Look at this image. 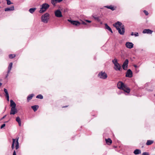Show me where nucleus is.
Instances as JSON below:
<instances>
[{
	"instance_id": "nucleus-44",
	"label": "nucleus",
	"mask_w": 155,
	"mask_h": 155,
	"mask_svg": "<svg viewBox=\"0 0 155 155\" xmlns=\"http://www.w3.org/2000/svg\"><path fill=\"white\" fill-rule=\"evenodd\" d=\"M6 115H5L4 116H3L2 118H1V120H2L3 119H4V118H5V117H6Z\"/></svg>"
},
{
	"instance_id": "nucleus-21",
	"label": "nucleus",
	"mask_w": 155,
	"mask_h": 155,
	"mask_svg": "<svg viewBox=\"0 0 155 155\" xmlns=\"http://www.w3.org/2000/svg\"><path fill=\"white\" fill-rule=\"evenodd\" d=\"M134 153L135 155L141 153V151L139 149H136L134 151Z\"/></svg>"
},
{
	"instance_id": "nucleus-36",
	"label": "nucleus",
	"mask_w": 155,
	"mask_h": 155,
	"mask_svg": "<svg viewBox=\"0 0 155 155\" xmlns=\"http://www.w3.org/2000/svg\"><path fill=\"white\" fill-rule=\"evenodd\" d=\"M134 35L135 37H137L139 36V34L137 32H135L134 34Z\"/></svg>"
},
{
	"instance_id": "nucleus-23",
	"label": "nucleus",
	"mask_w": 155,
	"mask_h": 155,
	"mask_svg": "<svg viewBox=\"0 0 155 155\" xmlns=\"http://www.w3.org/2000/svg\"><path fill=\"white\" fill-rule=\"evenodd\" d=\"M153 142V140H147L146 144L147 145H149L151 144Z\"/></svg>"
},
{
	"instance_id": "nucleus-32",
	"label": "nucleus",
	"mask_w": 155,
	"mask_h": 155,
	"mask_svg": "<svg viewBox=\"0 0 155 155\" xmlns=\"http://www.w3.org/2000/svg\"><path fill=\"white\" fill-rule=\"evenodd\" d=\"M16 120L18 123L21 122L20 118L19 117H16Z\"/></svg>"
},
{
	"instance_id": "nucleus-1",
	"label": "nucleus",
	"mask_w": 155,
	"mask_h": 155,
	"mask_svg": "<svg viewBox=\"0 0 155 155\" xmlns=\"http://www.w3.org/2000/svg\"><path fill=\"white\" fill-rule=\"evenodd\" d=\"M117 29L119 33L121 35L124 34L125 30L124 26L122 23L119 21H117L113 25Z\"/></svg>"
},
{
	"instance_id": "nucleus-8",
	"label": "nucleus",
	"mask_w": 155,
	"mask_h": 155,
	"mask_svg": "<svg viewBox=\"0 0 155 155\" xmlns=\"http://www.w3.org/2000/svg\"><path fill=\"white\" fill-rule=\"evenodd\" d=\"M68 21L70 22L72 25L76 26H79L81 24V23L77 21H72L69 19L68 20Z\"/></svg>"
},
{
	"instance_id": "nucleus-16",
	"label": "nucleus",
	"mask_w": 155,
	"mask_h": 155,
	"mask_svg": "<svg viewBox=\"0 0 155 155\" xmlns=\"http://www.w3.org/2000/svg\"><path fill=\"white\" fill-rule=\"evenodd\" d=\"M10 102L11 107L16 108V104L15 102L12 100H10Z\"/></svg>"
},
{
	"instance_id": "nucleus-33",
	"label": "nucleus",
	"mask_w": 155,
	"mask_h": 155,
	"mask_svg": "<svg viewBox=\"0 0 155 155\" xmlns=\"http://www.w3.org/2000/svg\"><path fill=\"white\" fill-rule=\"evenodd\" d=\"M6 1H7V4L8 5H10L12 4L10 0H6Z\"/></svg>"
},
{
	"instance_id": "nucleus-47",
	"label": "nucleus",
	"mask_w": 155,
	"mask_h": 155,
	"mask_svg": "<svg viewBox=\"0 0 155 155\" xmlns=\"http://www.w3.org/2000/svg\"><path fill=\"white\" fill-rule=\"evenodd\" d=\"M8 74H7V75H6V76H5V78H6L8 77Z\"/></svg>"
},
{
	"instance_id": "nucleus-20",
	"label": "nucleus",
	"mask_w": 155,
	"mask_h": 155,
	"mask_svg": "<svg viewBox=\"0 0 155 155\" xmlns=\"http://www.w3.org/2000/svg\"><path fill=\"white\" fill-rule=\"evenodd\" d=\"M38 107H39L38 105H34L31 107L32 109H33L35 112L37 110Z\"/></svg>"
},
{
	"instance_id": "nucleus-15",
	"label": "nucleus",
	"mask_w": 155,
	"mask_h": 155,
	"mask_svg": "<svg viewBox=\"0 0 155 155\" xmlns=\"http://www.w3.org/2000/svg\"><path fill=\"white\" fill-rule=\"evenodd\" d=\"M63 0H51V3L53 5L55 6L57 3L61 2Z\"/></svg>"
},
{
	"instance_id": "nucleus-52",
	"label": "nucleus",
	"mask_w": 155,
	"mask_h": 155,
	"mask_svg": "<svg viewBox=\"0 0 155 155\" xmlns=\"http://www.w3.org/2000/svg\"><path fill=\"white\" fill-rule=\"evenodd\" d=\"M122 93V92H120V93H118V94H121V93Z\"/></svg>"
},
{
	"instance_id": "nucleus-4",
	"label": "nucleus",
	"mask_w": 155,
	"mask_h": 155,
	"mask_svg": "<svg viewBox=\"0 0 155 155\" xmlns=\"http://www.w3.org/2000/svg\"><path fill=\"white\" fill-rule=\"evenodd\" d=\"M49 5L47 3L43 4L42 5L40 10L39 11L40 13H42L45 11L49 7Z\"/></svg>"
},
{
	"instance_id": "nucleus-49",
	"label": "nucleus",
	"mask_w": 155,
	"mask_h": 155,
	"mask_svg": "<svg viewBox=\"0 0 155 155\" xmlns=\"http://www.w3.org/2000/svg\"><path fill=\"white\" fill-rule=\"evenodd\" d=\"M134 66L135 68H137V65H134Z\"/></svg>"
},
{
	"instance_id": "nucleus-5",
	"label": "nucleus",
	"mask_w": 155,
	"mask_h": 155,
	"mask_svg": "<svg viewBox=\"0 0 155 155\" xmlns=\"http://www.w3.org/2000/svg\"><path fill=\"white\" fill-rule=\"evenodd\" d=\"M98 76L99 78L103 79H105L107 77V74L105 72L103 71H101L99 73Z\"/></svg>"
},
{
	"instance_id": "nucleus-11",
	"label": "nucleus",
	"mask_w": 155,
	"mask_h": 155,
	"mask_svg": "<svg viewBox=\"0 0 155 155\" xmlns=\"http://www.w3.org/2000/svg\"><path fill=\"white\" fill-rule=\"evenodd\" d=\"M126 46L128 48H131L133 47L134 44L132 42H127L125 44Z\"/></svg>"
},
{
	"instance_id": "nucleus-30",
	"label": "nucleus",
	"mask_w": 155,
	"mask_h": 155,
	"mask_svg": "<svg viewBox=\"0 0 155 155\" xmlns=\"http://www.w3.org/2000/svg\"><path fill=\"white\" fill-rule=\"evenodd\" d=\"M105 28L107 29L108 31L111 29L108 26L107 24H105Z\"/></svg>"
},
{
	"instance_id": "nucleus-7",
	"label": "nucleus",
	"mask_w": 155,
	"mask_h": 155,
	"mask_svg": "<svg viewBox=\"0 0 155 155\" xmlns=\"http://www.w3.org/2000/svg\"><path fill=\"white\" fill-rule=\"evenodd\" d=\"M55 15L58 18H60L62 17V15L61 12L59 10H57L54 12Z\"/></svg>"
},
{
	"instance_id": "nucleus-22",
	"label": "nucleus",
	"mask_w": 155,
	"mask_h": 155,
	"mask_svg": "<svg viewBox=\"0 0 155 155\" xmlns=\"http://www.w3.org/2000/svg\"><path fill=\"white\" fill-rule=\"evenodd\" d=\"M34 94H31L29 95L27 97V99L28 101L30 100L34 96Z\"/></svg>"
},
{
	"instance_id": "nucleus-46",
	"label": "nucleus",
	"mask_w": 155,
	"mask_h": 155,
	"mask_svg": "<svg viewBox=\"0 0 155 155\" xmlns=\"http://www.w3.org/2000/svg\"><path fill=\"white\" fill-rule=\"evenodd\" d=\"M19 124V125L20 126L21 125V122L18 123Z\"/></svg>"
},
{
	"instance_id": "nucleus-19",
	"label": "nucleus",
	"mask_w": 155,
	"mask_h": 155,
	"mask_svg": "<svg viewBox=\"0 0 155 155\" xmlns=\"http://www.w3.org/2000/svg\"><path fill=\"white\" fill-rule=\"evenodd\" d=\"M19 137H18L16 138V150L18 149L19 148V143H18V139Z\"/></svg>"
},
{
	"instance_id": "nucleus-53",
	"label": "nucleus",
	"mask_w": 155,
	"mask_h": 155,
	"mask_svg": "<svg viewBox=\"0 0 155 155\" xmlns=\"http://www.w3.org/2000/svg\"><path fill=\"white\" fill-rule=\"evenodd\" d=\"M1 80V79H0V81Z\"/></svg>"
},
{
	"instance_id": "nucleus-14",
	"label": "nucleus",
	"mask_w": 155,
	"mask_h": 155,
	"mask_svg": "<svg viewBox=\"0 0 155 155\" xmlns=\"http://www.w3.org/2000/svg\"><path fill=\"white\" fill-rule=\"evenodd\" d=\"M14 10V6H12L9 8H6L5 9V11H13Z\"/></svg>"
},
{
	"instance_id": "nucleus-13",
	"label": "nucleus",
	"mask_w": 155,
	"mask_h": 155,
	"mask_svg": "<svg viewBox=\"0 0 155 155\" xmlns=\"http://www.w3.org/2000/svg\"><path fill=\"white\" fill-rule=\"evenodd\" d=\"M114 66L115 67H114V68L115 70L119 71L120 70L121 66L119 63L115 65Z\"/></svg>"
},
{
	"instance_id": "nucleus-51",
	"label": "nucleus",
	"mask_w": 155,
	"mask_h": 155,
	"mask_svg": "<svg viewBox=\"0 0 155 155\" xmlns=\"http://www.w3.org/2000/svg\"><path fill=\"white\" fill-rule=\"evenodd\" d=\"M67 106H64V107H67Z\"/></svg>"
},
{
	"instance_id": "nucleus-17",
	"label": "nucleus",
	"mask_w": 155,
	"mask_h": 155,
	"mask_svg": "<svg viewBox=\"0 0 155 155\" xmlns=\"http://www.w3.org/2000/svg\"><path fill=\"white\" fill-rule=\"evenodd\" d=\"M12 64L13 63L12 62H11L9 64L8 67V70L7 71L8 74H9L11 70L12 67Z\"/></svg>"
},
{
	"instance_id": "nucleus-31",
	"label": "nucleus",
	"mask_w": 155,
	"mask_h": 155,
	"mask_svg": "<svg viewBox=\"0 0 155 155\" xmlns=\"http://www.w3.org/2000/svg\"><path fill=\"white\" fill-rule=\"evenodd\" d=\"M15 55L14 54H10L9 55V57L11 59L14 58L15 57Z\"/></svg>"
},
{
	"instance_id": "nucleus-12",
	"label": "nucleus",
	"mask_w": 155,
	"mask_h": 155,
	"mask_svg": "<svg viewBox=\"0 0 155 155\" xmlns=\"http://www.w3.org/2000/svg\"><path fill=\"white\" fill-rule=\"evenodd\" d=\"M153 32V31L150 29H145L143 31V34H151Z\"/></svg>"
},
{
	"instance_id": "nucleus-18",
	"label": "nucleus",
	"mask_w": 155,
	"mask_h": 155,
	"mask_svg": "<svg viewBox=\"0 0 155 155\" xmlns=\"http://www.w3.org/2000/svg\"><path fill=\"white\" fill-rule=\"evenodd\" d=\"M104 7L107 8L108 9H111L112 11H114L115 9L114 6L112 5H110L109 6H104Z\"/></svg>"
},
{
	"instance_id": "nucleus-9",
	"label": "nucleus",
	"mask_w": 155,
	"mask_h": 155,
	"mask_svg": "<svg viewBox=\"0 0 155 155\" xmlns=\"http://www.w3.org/2000/svg\"><path fill=\"white\" fill-rule=\"evenodd\" d=\"M126 77L131 78L133 76V73L131 70L129 69L127 70L126 74Z\"/></svg>"
},
{
	"instance_id": "nucleus-54",
	"label": "nucleus",
	"mask_w": 155,
	"mask_h": 155,
	"mask_svg": "<svg viewBox=\"0 0 155 155\" xmlns=\"http://www.w3.org/2000/svg\"><path fill=\"white\" fill-rule=\"evenodd\" d=\"M154 96H155V94H154Z\"/></svg>"
},
{
	"instance_id": "nucleus-2",
	"label": "nucleus",
	"mask_w": 155,
	"mask_h": 155,
	"mask_svg": "<svg viewBox=\"0 0 155 155\" xmlns=\"http://www.w3.org/2000/svg\"><path fill=\"white\" fill-rule=\"evenodd\" d=\"M118 88L120 90H123L124 92L129 93L130 91V89L129 87L123 82L119 81L117 84Z\"/></svg>"
},
{
	"instance_id": "nucleus-3",
	"label": "nucleus",
	"mask_w": 155,
	"mask_h": 155,
	"mask_svg": "<svg viewBox=\"0 0 155 155\" xmlns=\"http://www.w3.org/2000/svg\"><path fill=\"white\" fill-rule=\"evenodd\" d=\"M49 14L47 13H45L41 17V21L44 23H48L49 18Z\"/></svg>"
},
{
	"instance_id": "nucleus-10",
	"label": "nucleus",
	"mask_w": 155,
	"mask_h": 155,
	"mask_svg": "<svg viewBox=\"0 0 155 155\" xmlns=\"http://www.w3.org/2000/svg\"><path fill=\"white\" fill-rule=\"evenodd\" d=\"M18 112V110L16 108L11 107L10 112L11 115H14Z\"/></svg>"
},
{
	"instance_id": "nucleus-48",
	"label": "nucleus",
	"mask_w": 155,
	"mask_h": 155,
	"mask_svg": "<svg viewBox=\"0 0 155 155\" xmlns=\"http://www.w3.org/2000/svg\"><path fill=\"white\" fill-rule=\"evenodd\" d=\"M110 31V32H111L112 33H113V32H112V31L111 29V28L109 30Z\"/></svg>"
},
{
	"instance_id": "nucleus-39",
	"label": "nucleus",
	"mask_w": 155,
	"mask_h": 155,
	"mask_svg": "<svg viewBox=\"0 0 155 155\" xmlns=\"http://www.w3.org/2000/svg\"><path fill=\"white\" fill-rule=\"evenodd\" d=\"M81 24H82L84 25H86L87 24L85 23V22L84 21H82L81 23Z\"/></svg>"
},
{
	"instance_id": "nucleus-24",
	"label": "nucleus",
	"mask_w": 155,
	"mask_h": 155,
	"mask_svg": "<svg viewBox=\"0 0 155 155\" xmlns=\"http://www.w3.org/2000/svg\"><path fill=\"white\" fill-rule=\"evenodd\" d=\"M105 140L106 143L108 144H110L112 143V140L110 138L106 139Z\"/></svg>"
},
{
	"instance_id": "nucleus-41",
	"label": "nucleus",
	"mask_w": 155,
	"mask_h": 155,
	"mask_svg": "<svg viewBox=\"0 0 155 155\" xmlns=\"http://www.w3.org/2000/svg\"><path fill=\"white\" fill-rule=\"evenodd\" d=\"M5 96L6 97L9 96L8 93H6L5 94Z\"/></svg>"
},
{
	"instance_id": "nucleus-29",
	"label": "nucleus",
	"mask_w": 155,
	"mask_h": 155,
	"mask_svg": "<svg viewBox=\"0 0 155 155\" xmlns=\"http://www.w3.org/2000/svg\"><path fill=\"white\" fill-rule=\"evenodd\" d=\"M37 98H39L40 99H42L43 98V96L41 94L38 95L36 97Z\"/></svg>"
},
{
	"instance_id": "nucleus-45",
	"label": "nucleus",
	"mask_w": 155,
	"mask_h": 155,
	"mask_svg": "<svg viewBox=\"0 0 155 155\" xmlns=\"http://www.w3.org/2000/svg\"><path fill=\"white\" fill-rule=\"evenodd\" d=\"M134 33L133 32H131L130 34V35L132 36L134 35Z\"/></svg>"
},
{
	"instance_id": "nucleus-26",
	"label": "nucleus",
	"mask_w": 155,
	"mask_h": 155,
	"mask_svg": "<svg viewBox=\"0 0 155 155\" xmlns=\"http://www.w3.org/2000/svg\"><path fill=\"white\" fill-rule=\"evenodd\" d=\"M92 17L94 18V19L97 21L98 22H100V20L99 17H95L94 15H92Z\"/></svg>"
},
{
	"instance_id": "nucleus-6",
	"label": "nucleus",
	"mask_w": 155,
	"mask_h": 155,
	"mask_svg": "<svg viewBox=\"0 0 155 155\" xmlns=\"http://www.w3.org/2000/svg\"><path fill=\"white\" fill-rule=\"evenodd\" d=\"M129 61L127 59L125 60L124 62L122 67L124 70H127V69L128 64Z\"/></svg>"
},
{
	"instance_id": "nucleus-27",
	"label": "nucleus",
	"mask_w": 155,
	"mask_h": 155,
	"mask_svg": "<svg viewBox=\"0 0 155 155\" xmlns=\"http://www.w3.org/2000/svg\"><path fill=\"white\" fill-rule=\"evenodd\" d=\"M12 149H13L14 148V144L15 142L16 139H12Z\"/></svg>"
},
{
	"instance_id": "nucleus-40",
	"label": "nucleus",
	"mask_w": 155,
	"mask_h": 155,
	"mask_svg": "<svg viewBox=\"0 0 155 155\" xmlns=\"http://www.w3.org/2000/svg\"><path fill=\"white\" fill-rule=\"evenodd\" d=\"M85 21H86L88 23H91V21L88 20H85Z\"/></svg>"
},
{
	"instance_id": "nucleus-38",
	"label": "nucleus",
	"mask_w": 155,
	"mask_h": 155,
	"mask_svg": "<svg viewBox=\"0 0 155 155\" xmlns=\"http://www.w3.org/2000/svg\"><path fill=\"white\" fill-rule=\"evenodd\" d=\"M4 91L5 94L8 93L7 90L5 88H4Z\"/></svg>"
},
{
	"instance_id": "nucleus-43",
	"label": "nucleus",
	"mask_w": 155,
	"mask_h": 155,
	"mask_svg": "<svg viewBox=\"0 0 155 155\" xmlns=\"http://www.w3.org/2000/svg\"><path fill=\"white\" fill-rule=\"evenodd\" d=\"M13 155H16V153L15 150L14 151L13 153Z\"/></svg>"
},
{
	"instance_id": "nucleus-35",
	"label": "nucleus",
	"mask_w": 155,
	"mask_h": 155,
	"mask_svg": "<svg viewBox=\"0 0 155 155\" xmlns=\"http://www.w3.org/2000/svg\"><path fill=\"white\" fill-rule=\"evenodd\" d=\"M142 155H149L148 153L147 152H144L143 153Z\"/></svg>"
},
{
	"instance_id": "nucleus-25",
	"label": "nucleus",
	"mask_w": 155,
	"mask_h": 155,
	"mask_svg": "<svg viewBox=\"0 0 155 155\" xmlns=\"http://www.w3.org/2000/svg\"><path fill=\"white\" fill-rule=\"evenodd\" d=\"M36 9V8H31L29 9V11L30 13L32 14L34 12Z\"/></svg>"
},
{
	"instance_id": "nucleus-50",
	"label": "nucleus",
	"mask_w": 155,
	"mask_h": 155,
	"mask_svg": "<svg viewBox=\"0 0 155 155\" xmlns=\"http://www.w3.org/2000/svg\"><path fill=\"white\" fill-rule=\"evenodd\" d=\"M2 83H0V86H1L2 85Z\"/></svg>"
},
{
	"instance_id": "nucleus-42",
	"label": "nucleus",
	"mask_w": 155,
	"mask_h": 155,
	"mask_svg": "<svg viewBox=\"0 0 155 155\" xmlns=\"http://www.w3.org/2000/svg\"><path fill=\"white\" fill-rule=\"evenodd\" d=\"M7 98V101H9V96H8L7 97H6Z\"/></svg>"
},
{
	"instance_id": "nucleus-34",
	"label": "nucleus",
	"mask_w": 155,
	"mask_h": 155,
	"mask_svg": "<svg viewBox=\"0 0 155 155\" xmlns=\"http://www.w3.org/2000/svg\"><path fill=\"white\" fill-rule=\"evenodd\" d=\"M144 13L146 15H148V12L146 11V10H144L143 11Z\"/></svg>"
},
{
	"instance_id": "nucleus-37",
	"label": "nucleus",
	"mask_w": 155,
	"mask_h": 155,
	"mask_svg": "<svg viewBox=\"0 0 155 155\" xmlns=\"http://www.w3.org/2000/svg\"><path fill=\"white\" fill-rule=\"evenodd\" d=\"M5 126V124H3L1 127V128L2 129Z\"/></svg>"
},
{
	"instance_id": "nucleus-28",
	"label": "nucleus",
	"mask_w": 155,
	"mask_h": 155,
	"mask_svg": "<svg viewBox=\"0 0 155 155\" xmlns=\"http://www.w3.org/2000/svg\"><path fill=\"white\" fill-rule=\"evenodd\" d=\"M113 63L114 64V65L118 63L117 62V60L116 58H114L112 61Z\"/></svg>"
}]
</instances>
